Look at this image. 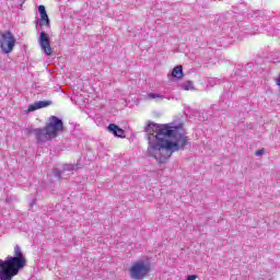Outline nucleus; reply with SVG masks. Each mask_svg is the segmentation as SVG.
<instances>
[{
  "label": "nucleus",
  "instance_id": "nucleus-7",
  "mask_svg": "<svg viewBox=\"0 0 280 280\" xmlns=\"http://www.w3.org/2000/svg\"><path fill=\"white\" fill-rule=\"evenodd\" d=\"M38 12L40 16L39 20H37L39 27H49L50 21L49 15H47V10L45 9V5H39Z\"/></svg>",
  "mask_w": 280,
  "mask_h": 280
},
{
  "label": "nucleus",
  "instance_id": "nucleus-15",
  "mask_svg": "<svg viewBox=\"0 0 280 280\" xmlns=\"http://www.w3.org/2000/svg\"><path fill=\"white\" fill-rule=\"evenodd\" d=\"M198 279V276L197 275H190L187 277L186 280H197Z\"/></svg>",
  "mask_w": 280,
  "mask_h": 280
},
{
  "label": "nucleus",
  "instance_id": "nucleus-13",
  "mask_svg": "<svg viewBox=\"0 0 280 280\" xmlns=\"http://www.w3.org/2000/svg\"><path fill=\"white\" fill-rule=\"evenodd\" d=\"M74 170H78L77 165H73V164H65L63 165V171L65 172H73Z\"/></svg>",
  "mask_w": 280,
  "mask_h": 280
},
{
  "label": "nucleus",
  "instance_id": "nucleus-19",
  "mask_svg": "<svg viewBox=\"0 0 280 280\" xmlns=\"http://www.w3.org/2000/svg\"><path fill=\"white\" fill-rule=\"evenodd\" d=\"M58 178H60V174H58Z\"/></svg>",
  "mask_w": 280,
  "mask_h": 280
},
{
  "label": "nucleus",
  "instance_id": "nucleus-3",
  "mask_svg": "<svg viewBox=\"0 0 280 280\" xmlns=\"http://www.w3.org/2000/svg\"><path fill=\"white\" fill-rule=\"evenodd\" d=\"M65 130V125L62 119L50 116L48 124L45 128H36V129H26V135H35L37 143H47V141H51V139H56L59 132Z\"/></svg>",
  "mask_w": 280,
  "mask_h": 280
},
{
  "label": "nucleus",
  "instance_id": "nucleus-17",
  "mask_svg": "<svg viewBox=\"0 0 280 280\" xmlns=\"http://www.w3.org/2000/svg\"><path fill=\"white\" fill-rule=\"evenodd\" d=\"M211 82H213V79H210V80H209V84H211Z\"/></svg>",
  "mask_w": 280,
  "mask_h": 280
},
{
  "label": "nucleus",
  "instance_id": "nucleus-14",
  "mask_svg": "<svg viewBox=\"0 0 280 280\" xmlns=\"http://www.w3.org/2000/svg\"><path fill=\"white\" fill-rule=\"evenodd\" d=\"M264 152H265V150L264 149H260V150H258V151H256V156H264Z\"/></svg>",
  "mask_w": 280,
  "mask_h": 280
},
{
  "label": "nucleus",
  "instance_id": "nucleus-16",
  "mask_svg": "<svg viewBox=\"0 0 280 280\" xmlns=\"http://www.w3.org/2000/svg\"><path fill=\"white\" fill-rule=\"evenodd\" d=\"M259 14H260V11L255 12V16H259Z\"/></svg>",
  "mask_w": 280,
  "mask_h": 280
},
{
  "label": "nucleus",
  "instance_id": "nucleus-1",
  "mask_svg": "<svg viewBox=\"0 0 280 280\" xmlns=\"http://www.w3.org/2000/svg\"><path fill=\"white\" fill-rule=\"evenodd\" d=\"M145 130L149 135L148 155L155 159L160 164L170 161L173 152L185 150V147L189 143L183 124L175 126L174 124L159 125L149 122Z\"/></svg>",
  "mask_w": 280,
  "mask_h": 280
},
{
  "label": "nucleus",
  "instance_id": "nucleus-5",
  "mask_svg": "<svg viewBox=\"0 0 280 280\" xmlns=\"http://www.w3.org/2000/svg\"><path fill=\"white\" fill-rule=\"evenodd\" d=\"M16 47V38L10 31L0 33V49L2 54H12Z\"/></svg>",
  "mask_w": 280,
  "mask_h": 280
},
{
  "label": "nucleus",
  "instance_id": "nucleus-6",
  "mask_svg": "<svg viewBox=\"0 0 280 280\" xmlns=\"http://www.w3.org/2000/svg\"><path fill=\"white\" fill-rule=\"evenodd\" d=\"M38 43L42 48V51L46 54V56H51V44L49 43V35L42 31L38 37Z\"/></svg>",
  "mask_w": 280,
  "mask_h": 280
},
{
  "label": "nucleus",
  "instance_id": "nucleus-11",
  "mask_svg": "<svg viewBox=\"0 0 280 280\" xmlns=\"http://www.w3.org/2000/svg\"><path fill=\"white\" fill-rule=\"evenodd\" d=\"M179 89H182L183 91H194L196 88H194V82L185 81L179 84Z\"/></svg>",
  "mask_w": 280,
  "mask_h": 280
},
{
  "label": "nucleus",
  "instance_id": "nucleus-8",
  "mask_svg": "<svg viewBox=\"0 0 280 280\" xmlns=\"http://www.w3.org/2000/svg\"><path fill=\"white\" fill-rule=\"evenodd\" d=\"M107 130L110 135H114V137H118L119 139L126 138V131L115 124H109Z\"/></svg>",
  "mask_w": 280,
  "mask_h": 280
},
{
  "label": "nucleus",
  "instance_id": "nucleus-18",
  "mask_svg": "<svg viewBox=\"0 0 280 280\" xmlns=\"http://www.w3.org/2000/svg\"><path fill=\"white\" fill-rule=\"evenodd\" d=\"M213 82H215V80L211 81V84H213Z\"/></svg>",
  "mask_w": 280,
  "mask_h": 280
},
{
  "label": "nucleus",
  "instance_id": "nucleus-4",
  "mask_svg": "<svg viewBox=\"0 0 280 280\" xmlns=\"http://www.w3.org/2000/svg\"><path fill=\"white\" fill-rule=\"evenodd\" d=\"M152 270V265L149 260L138 259L132 262L129 268V277L132 280H142L147 278Z\"/></svg>",
  "mask_w": 280,
  "mask_h": 280
},
{
  "label": "nucleus",
  "instance_id": "nucleus-2",
  "mask_svg": "<svg viewBox=\"0 0 280 280\" xmlns=\"http://www.w3.org/2000/svg\"><path fill=\"white\" fill-rule=\"evenodd\" d=\"M27 259L21 249L15 245L13 256H8L4 260L0 259V280H12L21 270L25 268Z\"/></svg>",
  "mask_w": 280,
  "mask_h": 280
},
{
  "label": "nucleus",
  "instance_id": "nucleus-10",
  "mask_svg": "<svg viewBox=\"0 0 280 280\" xmlns=\"http://www.w3.org/2000/svg\"><path fill=\"white\" fill-rule=\"evenodd\" d=\"M172 78H176L177 80H182V78H183V66H176L173 69Z\"/></svg>",
  "mask_w": 280,
  "mask_h": 280
},
{
  "label": "nucleus",
  "instance_id": "nucleus-12",
  "mask_svg": "<svg viewBox=\"0 0 280 280\" xmlns=\"http://www.w3.org/2000/svg\"><path fill=\"white\" fill-rule=\"evenodd\" d=\"M148 100H155V102H163V100H165V96H163L162 94L159 93H149L147 95Z\"/></svg>",
  "mask_w": 280,
  "mask_h": 280
},
{
  "label": "nucleus",
  "instance_id": "nucleus-9",
  "mask_svg": "<svg viewBox=\"0 0 280 280\" xmlns=\"http://www.w3.org/2000/svg\"><path fill=\"white\" fill-rule=\"evenodd\" d=\"M47 106H51V101H38L28 105L27 112L34 113V110H38L40 108H47Z\"/></svg>",
  "mask_w": 280,
  "mask_h": 280
}]
</instances>
